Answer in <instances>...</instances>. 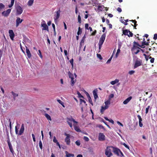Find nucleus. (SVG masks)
<instances>
[{
	"mask_svg": "<svg viewBox=\"0 0 157 157\" xmlns=\"http://www.w3.org/2000/svg\"><path fill=\"white\" fill-rule=\"evenodd\" d=\"M67 121V124L71 128H72L73 125L72 122L73 123V125L75 130L77 132H80L81 130L79 129V127L78 126V122L76 121L73 118L72 116L70 117H67L66 118Z\"/></svg>",
	"mask_w": 157,
	"mask_h": 157,
	"instance_id": "1",
	"label": "nucleus"
},
{
	"mask_svg": "<svg viewBox=\"0 0 157 157\" xmlns=\"http://www.w3.org/2000/svg\"><path fill=\"white\" fill-rule=\"evenodd\" d=\"M149 58L151 59L150 60V62L151 63H154L155 60V59L154 58H152L151 56H150Z\"/></svg>",
	"mask_w": 157,
	"mask_h": 157,
	"instance_id": "40",
	"label": "nucleus"
},
{
	"mask_svg": "<svg viewBox=\"0 0 157 157\" xmlns=\"http://www.w3.org/2000/svg\"><path fill=\"white\" fill-rule=\"evenodd\" d=\"M26 53L27 54V56L29 58H31V54L30 52V51L29 49V48H28V47L26 46Z\"/></svg>",
	"mask_w": 157,
	"mask_h": 157,
	"instance_id": "17",
	"label": "nucleus"
},
{
	"mask_svg": "<svg viewBox=\"0 0 157 157\" xmlns=\"http://www.w3.org/2000/svg\"><path fill=\"white\" fill-rule=\"evenodd\" d=\"M110 147L111 148V146L108 147H106L105 150V154L106 155H110L112 156L113 154L111 152V150L110 148Z\"/></svg>",
	"mask_w": 157,
	"mask_h": 157,
	"instance_id": "4",
	"label": "nucleus"
},
{
	"mask_svg": "<svg viewBox=\"0 0 157 157\" xmlns=\"http://www.w3.org/2000/svg\"><path fill=\"white\" fill-rule=\"evenodd\" d=\"M114 96V95L113 94H110L109 96V100H110V99L113 98Z\"/></svg>",
	"mask_w": 157,
	"mask_h": 157,
	"instance_id": "52",
	"label": "nucleus"
},
{
	"mask_svg": "<svg viewBox=\"0 0 157 157\" xmlns=\"http://www.w3.org/2000/svg\"><path fill=\"white\" fill-rule=\"evenodd\" d=\"M111 148H113V152L117 155L118 156L119 155V153L121 151V150L118 148L114 147H113L111 146Z\"/></svg>",
	"mask_w": 157,
	"mask_h": 157,
	"instance_id": "11",
	"label": "nucleus"
},
{
	"mask_svg": "<svg viewBox=\"0 0 157 157\" xmlns=\"http://www.w3.org/2000/svg\"><path fill=\"white\" fill-rule=\"evenodd\" d=\"M105 106H106L108 107V108L109 107V106L110 104V100H108L105 102Z\"/></svg>",
	"mask_w": 157,
	"mask_h": 157,
	"instance_id": "25",
	"label": "nucleus"
},
{
	"mask_svg": "<svg viewBox=\"0 0 157 157\" xmlns=\"http://www.w3.org/2000/svg\"><path fill=\"white\" fill-rule=\"evenodd\" d=\"M75 144L78 146L80 145L81 144L80 141L79 140H77L75 142Z\"/></svg>",
	"mask_w": 157,
	"mask_h": 157,
	"instance_id": "39",
	"label": "nucleus"
},
{
	"mask_svg": "<svg viewBox=\"0 0 157 157\" xmlns=\"http://www.w3.org/2000/svg\"><path fill=\"white\" fill-rule=\"evenodd\" d=\"M11 93L13 96L14 100H15V97L18 96V94L15 93L13 91H12Z\"/></svg>",
	"mask_w": 157,
	"mask_h": 157,
	"instance_id": "31",
	"label": "nucleus"
},
{
	"mask_svg": "<svg viewBox=\"0 0 157 157\" xmlns=\"http://www.w3.org/2000/svg\"><path fill=\"white\" fill-rule=\"evenodd\" d=\"M11 4L8 5V7L10 8L12 7L13 6L15 0H11Z\"/></svg>",
	"mask_w": 157,
	"mask_h": 157,
	"instance_id": "30",
	"label": "nucleus"
},
{
	"mask_svg": "<svg viewBox=\"0 0 157 157\" xmlns=\"http://www.w3.org/2000/svg\"><path fill=\"white\" fill-rule=\"evenodd\" d=\"M23 21V19H21L19 17H17L16 20V27H17Z\"/></svg>",
	"mask_w": 157,
	"mask_h": 157,
	"instance_id": "13",
	"label": "nucleus"
},
{
	"mask_svg": "<svg viewBox=\"0 0 157 157\" xmlns=\"http://www.w3.org/2000/svg\"><path fill=\"white\" fill-rule=\"evenodd\" d=\"M97 93L98 90L97 89H95L93 91L94 96L95 100L97 98H98Z\"/></svg>",
	"mask_w": 157,
	"mask_h": 157,
	"instance_id": "16",
	"label": "nucleus"
},
{
	"mask_svg": "<svg viewBox=\"0 0 157 157\" xmlns=\"http://www.w3.org/2000/svg\"><path fill=\"white\" fill-rule=\"evenodd\" d=\"M38 52H39V55L40 56V57L41 59H42L43 58L41 54V51L40 50H38Z\"/></svg>",
	"mask_w": 157,
	"mask_h": 157,
	"instance_id": "45",
	"label": "nucleus"
},
{
	"mask_svg": "<svg viewBox=\"0 0 157 157\" xmlns=\"http://www.w3.org/2000/svg\"><path fill=\"white\" fill-rule=\"evenodd\" d=\"M39 145L40 149L42 150V144L41 140H40L39 142Z\"/></svg>",
	"mask_w": 157,
	"mask_h": 157,
	"instance_id": "36",
	"label": "nucleus"
},
{
	"mask_svg": "<svg viewBox=\"0 0 157 157\" xmlns=\"http://www.w3.org/2000/svg\"><path fill=\"white\" fill-rule=\"evenodd\" d=\"M150 106L149 105L146 108V112H145L146 114H147L148 113V110L150 108Z\"/></svg>",
	"mask_w": 157,
	"mask_h": 157,
	"instance_id": "49",
	"label": "nucleus"
},
{
	"mask_svg": "<svg viewBox=\"0 0 157 157\" xmlns=\"http://www.w3.org/2000/svg\"><path fill=\"white\" fill-rule=\"evenodd\" d=\"M15 131L16 133V134H18V129H17V126H16L15 127Z\"/></svg>",
	"mask_w": 157,
	"mask_h": 157,
	"instance_id": "59",
	"label": "nucleus"
},
{
	"mask_svg": "<svg viewBox=\"0 0 157 157\" xmlns=\"http://www.w3.org/2000/svg\"><path fill=\"white\" fill-rule=\"evenodd\" d=\"M44 116L48 120H50V121H52V119L50 116L47 113H45L44 114Z\"/></svg>",
	"mask_w": 157,
	"mask_h": 157,
	"instance_id": "27",
	"label": "nucleus"
},
{
	"mask_svg": "<svg viewBox=\"0 0 157 157\" xmlns=\"http://www.w3.org/2000/svg\"><path fill=\"white\" fill-rule=\"evenodd\" d=\"M66 157H73L74 156V155L71 153H69L68 152L66 151L65 152Z\"/></svg>",
	"mask_w": 157,
	"mask_h": 157,
	"instance_id": "23",
	"label": "nucleus"
},
{
	"mask_svg": "<svg viewBox=\"0 0 157 157\" xmlns=\"http://www.w3.org/2000/svg\"><path fill=\"white\" fill-rule=\"evenodd\" d=\"M106 35L103 33L101 36L98 43V44L102 45L105 39Z\"/></svg>",
	"mask_w": 157,
	"mask_h": 157,
	"instance_id": "6",
	"label": "nucleus"
},
{
	"mask_svg": "<svg viewBox=\"0 0 157 157\" xmlns=\"http://www.w3.org/2000/svg\"><path fill=\"white\" fill-rule=\"evenodd\" d=\"M89 25L87 23H86L85 25V27L86 29L88 30Z\"/></svg>",
	"mask_w": 157,
	"mask_h": 157,
	"instance_id": "50",
	"label": "nucleus"
},
{
	"mask_svg": "<svg viewBox=\"0 0 157 157\" xmlns=\"http://www.w3.org/2000/svg\"><path fill=\"white\" fill-rule=\"evenodd\" d=\"M122 144L126 148L129 149V147L125 143H123Z\"/></svg>",
	"mask_w": 157,
	"mask_h": 157,
	"instance_id": "42",
	"label": "nucleus"
},
{
	"mask_svg": "<svg viewBox=\"0 0 157 157\" xmlns=\"http://www.w3.org/2000/svg\"><path fill=\"white\" fill-rule=\"evenodd\" d=\"M9 33L11 39L12 40H13L14 37L15 36V34L13 33V30L11 29L9 30Z\"/></svg>",
	"mask_w": 157,
	"mask_h": 157,
	"instance_id": "9",
	"label": "nucleus"
},
{
	"mask_svg": "<svg viewBox=\"0 0 157 157\" xmlns=\"http://www.w3.org/2000/svg\"><path fill=\"white\" fill-rule=\"evenodd\" d=\"M121 22L123 24H124L125 25H127L128 24L127 23H126L125 22H124V21H123V20H121Z\"/></svg>",
	"mask_w": 157,
	"mask_h": 157,
	"instance_id": "57",
	"label": "nucleus"
},
{
	"mask_svg": "<svg viewBox=\"0 0 157 157\" xmlns=\"http://www.w3.org/2000/svg\"><path fill=\"white\" fill-rule=\"evenodd\" d=\"M117 10L119 13H121L122 11V10L120 7H118L117 9Z\"/></svg>",
	"mask_w": 157,
	"mask_h": 157,
	"instance_id": "56",
	"label": "nucleus"
},
{
	"mask_svg": "<svg viewBox=\"0 0 157 157\" xmlns=\"http://www.w3.org/2000/svg\"><path fill=\"white\" fill-rule=\"evenodd\" d=\"M80 104H81L82 103V102H83L84 103V104H86V105H87V104H86V101L82 99H80Z\"/></svg>",
	"mask_w": 157,
	"mask_h": 157,
	"instance_id": "38",
	"label": "nucleus"
},
{
	"mask_svg": "<svg viewBox=\"0 0 157 157\" xmlns=\"http://www.w3.org/2000/svg\"><path fill=\"white\" fill-rule=\"evenodd\" d=\"M128 33H129V34H128V36L129 37L132 36L133 35V33L129 30Z\"/></svg>",
	"mask_w": 157,
	"mask_h": 157,
	"instance_id": "48",
	"label": "nucleus"
},
{
	"mask_svg": "<svg viewBox=\"0 0 157 157\" xmlns=\"http://www.w3.org/2000/svg\"><path fill=\"white\" fill-rule=\"evenodd\" d=\"M97 57L99 58L100 60H101L102 59V58L101 56V55L100 54H97Z\"/></svg>",
	"mask_w": 157,
	"mask_h": 157,
	"instance_id": "44",
	"label": "nucleus"
},
{
	"mask_svg": "<svg viewBox=\"0 0 157 157\" xmlns=\"http://www.w3.org/2000/svg\"><path fill=\"white\" fill-rule=\"evenodd\" d=\"M85 38V36H84L82 38V40L80 43V45H81L84 42V38Z\"/></svg>",
	"mask_w": 157,
	"mask_h": 157,
	"instance_id": "43",
	"label": "nucleus"
},
{
	"mask_svg": "<svg viewBox=\"0 0 157 157\" xmlns=\"http://www.w3.org/2000/svg\"><path fill=\"white\" fill-rule=\"evenodd\" d=\"M24 131V126L23 124H22L19 131V135H21L23 133Z\"/></svg>",
	"mask_w": 157,
	"mask_h": 157,
	"instance_id": "18",
	"label": "nucleus"
},
{
	"mask_svg": "<svg viewBox=\"0 0 157 157\" xmlns=\"http://www.w3.org/2000/svg\"><path fill=\"white\" fill-rule=\"evenodd\" d=\"M105 136L103 133H100L99 134L98 140L100 141H104L105 140Z\"/></svg>",
	"mask_w": 157,
	"mask_h": 157,
	"instance_id": "10",
	"label": "nucleus"
},
{
	"mask_svg": "<svg viewBox=\"0 0 157 157\" xmlns=\"http://www.w3.org/2000/svg\"><path fill=\"white\" fill-rule=\"evenodd\" d=\"M117 124H118L121 126H122V127L123 126V124L121 123L119 121H117Z\"/></svg>",
	"mask_w": 157,
	"mask_h": 157,
	"instance_id": "62",
	"label": "nucleus"
},
{
	"mask_svg": "<svg viewBox=\"0 0 157 157\" xmlns=\"http://www.w3.org/2000/svg\"><path fill=\"white\" fill-rule=\"evenodd\" d=\"M44 22V23L42 24H41V26L43 27V28L42 29V30H47V31H48L49 30L48 29V27L45 23V22L44 21H43Z\"/></svg>",
	"mask_w": 157,
	"mask_h": 157,
	"instance_id": "12",
	"label": "nucleus"
},
{
	"mask_svg": "<svg viewBox=\"0 0 157 157\" xmlns=\"http://www.w3.org/2000/svg\"><path fill=\"white\" fill-rule=\"evenodd\" d=\"M73 62H74V59H72L70 60V63L71 64L72 67H73Z\"/></svg>",
	"mask_w": 157,
	"mask_h": 157,
	"instance_id": "53",
	"label": "nucleus"
},
{
	"mask_svg": "<svg viewBox=\"0 0 157 157\" xmlns=\"http://www.w3.org/2000/svg\"><path fill=\"white\" fill-rule=\"evenodd\" d=\"M32 136L33 137V141L34 142H35L36 140H35V136L33 134H32Z\"/></svg>",
	"mask_w": 157,
	"mask_h": 157,
	"instance_id": "58",
	"label": "nucleus"
},
{
	"mask_svg": "<svg viewBox=\"0 0 157 157\" xmlns=\"http://www.w3.org/2000/svg\"><path fill=\"white\" fill-rule=\"evenodd\" d=\"M77 94L78 95V97L79 98H84V97L80 93V92L78 91H77Z\"/></svg>",
	"mask_w": 157,
	"mask_h": 157,
	"instance_id": "35",
	"label": "nucleus"
},
{
	"mask_svg": "<svg viewBox=\"0 0 157 157\" xmlns=\"http://www.w3.org/2000/svg\"><path fill=\"white\" fill-rule=\"evenodd\" d=\"M132 98V97H129L123 101V103L124 105L127 104L131 100Z\"/></svg>",
	"mask_w": 157,
	"mask_h": 157,
	"instance_id": "20",
	"label": "nucleus"
},
{
	"mask_svg": "<svg viewBox=\"0 0 157 157\" xmlns=\"http://www.w3.org/2000/svg\"><path fill=\"white\" fill-rule=\"evenodd\" d=\"M112 56H111L110 58L107 60V61L106 62V63H110L112 59Z\"/></svg>",
	"mask_w": 157,
	"mask_h": 157,
	"instance_id": "51",
	"label": "nucleus"
},
{
	"mask_svg": "<svg viewBox=\"0 0 157 157\" xmlns=\"http://www.w3.org/2000/svg\"><path fill=\"white\" fill-rule=\"evenodd\" d=\"M34 0H29L28 2V5L29 6H31L33 5Z\"/></svg>",
	"mask_w": 157,
	"mask_h": 157,
	"instance_id": "29",
	"label": "nucleus"
},
{
	"mask_svg": "<svg viewBox=\"0 0 157 157\" xmlns=\"http://www.w3.org/2000/svg\"><path fill=\"white\" fill-rule=\"evenodd\" d=\"M135 72V71H133V70H132V71H129L128 72V74L130 75H132V74H133Z\"/></svg>",
	"mask_w": 157,
	"mask_h": 157,
	"instance_id": "41",
	"label": "nucleus"
},
{
	"mask_svg": "<svg viewBox=\"0 0 157 157\" xmlns=\"http://www.w3.org/2000/svg\"><path fill=\"white\" fill-rule=\"evenodd\" d=\"M111 123H112L113 124L114 123V122L113 120L112 119H109V120L108 121Z\"/></svg>",
	"mask_w": 157,
	"mask_h": 157,
	"instance_id": "63",
	"label": "nucleus"
},
{
	"mask_svg": "<svg viewBox=\"0 0 157 157\" xmlns=\"http://www.w3.org/2000/svg\"><path fill=\"white\" fill-rule=\"evenodd\" d=\"M109 26V28L110 29H112V25L111 24H108Z\"/></svg>",
	"mask_w": 157,
	"mask_h": 157,
	"instance_id": "64",
	"label": "nucleus"
},
{
	"mask_svg": "<svg viewBox=\"0 0 157 157\" xmlns=\"http://www.w3.org/2000/svg\"><path fill=\"white\" fill-rule=\"evenodd\" d=\"M137 117L139 120V125L140 127H141L143 126V124L142 123V119L140 115H138Z\"/></svg>",
	"mask_w": 157,
	"mask_h": 157,
	"instance_id": "19",
	"label": "nucleus"
},
{
	"mask_svg": "<svg viewBox=\"0 0 157 157\" xmlns=\"http://www.w3.org/2000/svg\"><path fill=\"white\" fill-rule=\"evenodd\" d=\"M57 101L60 104H62V103H63V102L59 99H57Z\"/></svg>",
	"mask_w": 157,
	"mask_h": 157,
	"instance_id": "61",
	"label": "nucleus"
},
{
	"mask_svg": "<svg viewBox=\"0 0 157 157\" xmlns=\"http://www.w3.org/2000/svg\"><path fill=\"white\" fill-rule=\"evenodd\" d=\"M11 11V9H8L7 10L4 11L3 12H2V15L3 16H4L5 17H7L9 16Z\"/></svg>",
	"mask_w": 157,
	"mask_h": 157,
	"instance_id": "7",
	"label": "nucleus"
},
{
	"mask_svg": "<svg viewBox=\"0 0 157 157\" xmlns=\"http://www.w3.org/2000/svg\"><path fill=\"white\" fill-rule=\"evenodd\" d=\"M53 141L55 143H56L57 142H58L57 140H56V139L55 136H54V137Z\"/></svg>",
	"mask_w": 157,
	"mask_h": 157,
	"instance_id": "60",
	"label": "nucleus"
},
{
	"mask_svg": "<svg viewBox=\"0 0 157 157\" xmlns=\"http://www.w3.org/2000/svg\"><path fill=\"white\" fill-rule=\"evenodd\" d=\"M23 9L22 8L19 6H18L16 7V15H19L21 14L23 12Z\"/></svg>",
	"mask_w": 157,
	"mask_h": 157,
	"instance_id": "5",
	"label": "nucleus"
},
{
	"mask_svg": "<svg viewBox=\"0 0 157 157\" xmlns=\"http://www.w3.org/2000/svg\"><path fill=\"white\" fill-rule=\"evenodd\" d=\"M83 139L85 141H88L89 140V138L88 137L86 136H84L83 137Z\"/></svg>",
	"mask_w": 157,
	"mask_h": 157,
	"instance_id": "46",
	"label": "nucleus"
},
{
	"mask_svg": "<svg viewBox=\"0 0 157 157\" xmlns=\"http://www.w3.org/2000/svg\"><path fill=\"white\" fill-rule=\"evenodd\" d=\"M60 10H58L57 12H56V15H55V17L54 18L55 21H57V19L59 18L60 16Z\"/></svg>",
	"mask_w": 157,
	"mask_h": 157,
	"instance_id": "14",
	"label": "nucleus"
},
{
	"mask_svg": "<svg viewBox=\"0 0 157 157\" xmlns=\"http://www.w3.org/2000/svg\"><path fill=\"white\" fill-rule=\"evenodd\" d=\"M153 39L155 40H156L157 39V34L156 33L154 34Z\"/></svg>",
	"mask_w": 157,
	"mask_h": 157,
	"instance_id": "55",
	"label": "nucleus"
},
{
	"mask_svg": "<svg viewBox=\"0 0 157 157\" xmlns=\"http://www.w3.org/2000/svg\"><path fill=\"white\" fill-rule=\"evenodd\" d=\"M133 44H136L137 46H139L142 48H143V47H142L143 46H142V44L141 45H140L139 43L136 42L134 41L133 42Z\"/></svg>",
	"mask_w": 157,
	"mask_h": 157,
	"instance_id": "34",
	"label": "nucleus"
},
{
	"mask_svg": "<svg viewBox=\"0 0 157 157\" xmlns=\"http://www.w3.org/2000/svg\"><path fill=\"white\" fill-rule=\"evenodd\" d=\"M142 46L148 45H149L148 43L146 42V41H145L144 38L143 41L142 42Z\"/></svg>",
	"mask_w": 157,
	"mask_h": 157,
	"instance_id": "28",
	"label": "nucleus"
},
{
	"mask_svg": "<svg viewBox=\"0 0 157 157\" xmlns=\"http://www.w3.org/2000/svg\"><path fill=\"white\" fill-rule=\"evenodd\" d=\"M119 81V80L117 79H116L114 81H112L110 82L111 84L112 85H114L116 83L118 82Z\"/></svg>",
	"mask_w": 157,
	"mask_h": 157,
	"instance_id": "26",
	"label": "nucleus"
},
{
	"mask_svg": "<svg viewBox=\"0 0 157 157\" xmlns=\"http://www.w3.org/2000/svg\"><path fill=\"white\" fill-rule=\"evenodd\" d=\"M68 74L69 78L71 79V85L72 86H73L74 85V84L76 82V79L74 78L73 75L70 71H69Z\"/></svg>",
	"mask_w": 157,
	"mask_h": 157,
	"instance_id": "2",
	"label": "nucleus"
},
{
	"mask_svg": "<svg viewBox=\"0 0 157 157\" xmlns=\"http://www.w3.org/2000/svg\"><path fill=\"white\" fill-rule=\"evenodd\" d=\"M137 49H139L141 51H143L142 49L138 47L136 44H134L133 45V47L131 49V51L132 52H134V51H136Z\"/></svg>",
	"mask_w": 157,
	"mask_h": 157,
	"instance_id": "15",
	"label": "nucleus"
},
{
	"mask_svg": "<svg viewBox=\"0 0 157 157\" xmlns=\"http://www.w3.org/2000/svg\"><path fill=\"white\" fill-rule=\"evenodd\" d=\"M142 63V61L141 60H136L135 62L134 65V68H137V67L141 65Z\"/></svg>",
	"mask_w": 157,
	"mask_h": 157,
	"instance_id": "8",
	"label": "nucleus"
},
{
	"mask_svg": "<svg viewBox=\"0 0 157 157\" xmlns=\"http://www.w3.org/2000/svg\"><path fill=\"white\" fill-rule=\"evenodd\" d=\"M97 33V31L95 30L91 34L92 36H95Z\"/></svg>",
	"mask_w": 157,
	"mask_h": 157,
	"instance_id": "47",
	"label": "nucleus"
},
{
	"mask_svg": "<svg viewBox=\"0 0 157 157\" xmlns=\"http://www.w3.org/2000/svg\"><path fill=\"white\" fill-rule=\"evenodd\" d=\"M64 135L66 136L65 139V141L67 145H69L70 144V135L69 134L65 133Z\"/></svg>",
	"mask_w": 157,
	"mask_h": 157,
	"instance_id": "3",
	"label": "nucleus"
},
{
	"mask_svg": "<svg viewBox=\"0 0 157 157\" xmlns=\"http://www.w3.org/2000/svg\"><path fill=\"white\" fill-rule=\"evenodd\" d=\"M78 22L80 24H81V17L79 14L78 16Z\"/></svg>",
	"mask_w": 157,
	"mask_h": 157,
	"instance_id": "33",
	"label": "nucleus"
},
{
	"mask_svg": "<svg viewBox=\"0 0 157 157\" xmlns=\"http://www.w3.org/2000/svg\"><path fill=\"white\" fill-rule=\"evenodd\" d=\"M108 107L106 106H102L100 109V112L101 114H103L104 113L105 110L108 109Z\"/></svg>",
	"mask_w": 157,
	"mask_h": 157,
	"instance_id": "21",
	"label": "nucleus"
},
{
	"mask_svg": "<svg viewBox=\"0 0 157 157\" xmlns=\"http://www.w3.org/2000/svg\"><path fill=\"white\" fill-rule=\"evenodd\" d=\"M8 146H9V148H10V151L12 153H13V152H14V151H13L12 146L11 143L10 142V141H8Z\"/></svg>",
	"mask_w": 157,
	"mask_h": 157,
	"instance_id": "22",
	"label": "nucleus"
},
{
	"mask_svg": "<svg viewBox=\"0 0 157 157\" xmlns=\"http://www.w3.org/2000/svg\"><path fill=\"white\" fill-rule=\"evenodd\" d=\"M88 101H89V102L91 105L92 106H93V103L92 102V101L91 98H88Z\"/></svg>",
	"mask_w": 157,
	"mask_h": 157,
	"instance_id": "37",
	"label": "nucleus"
},
{
	"mask_svg": "<svg viewBox=\"0 0 157 157\" xmlns=\"http://www.w3.org/2000/svg\"><path fill=\"white\" fill-rule=\"evenodd\" d=\"M82 29H81L80 27H79L78 28V31L77 33L78 35H79L81 34L82 33Z\"/></svg>",
	"mask_w": 157,
	"mask_h": 157,
	"instance_id": "32",
	"label": "nucleus"
},
{
	"mask_svg": "<svg viewBox=\"0 0 157 157\" xmlns=\"http://www.w3.org/2000/svg\"><path fill=\"white\" fill-rule=\"evenodd\" d=\"M129 30L128 29H125L123 30V33L124 35L125 36H128V33Z\"/></svg>",
	"mask_w": 157,
	"mask_h": 157,
	"instance_id": "24",
	"label": "nucleus"
},
{
	"mask_svg": "<svg viewBox=\"0 0 157 157\" xmlns=\"http://www.w3.org/2000/svg\"><path fill=\"white\" fill-rule=\"evenodd\" d=\"M140 49H138L136 51H135L134 52H133L134 54H137L140 52Z\"/></svg>",
	"mask_w": 157,
	"mask_h": 157,
	"instance_id": "54",
	"label": "nucleus"
}]
</instances>
